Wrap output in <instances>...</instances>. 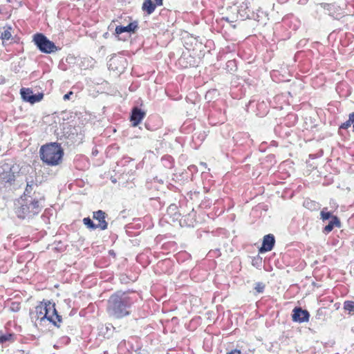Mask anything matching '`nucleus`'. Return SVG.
<instances>
[{"instance_id": "ddd939ff", "label": "nucleus", "mask_w": 354, "mask_h": 354, "mask_svg": "<svg viewBox=\"0 0 354 354\" xmlns=\"http://www.w3.org/2000/svg\"><path fill=\"white\" fill-rule=\"evenodd\" d=\"M321 6L328 12L329 15L335 17V19L341 17L342 14L339 12L341 8L339 6H337L335 4L328 3H322Z\"/></svg>"}, {"instance_id": "7ed1b4c3", "label": "nucleus", "mask_w": 354, "mask_h": 354, "mask_svg": "<svg viewBox=\"0 0 354 354\" xmlns=\"http://www.w3.org/2000/svg\"><path fill=\"white\" fill-rule=\"evenodd\" d=\"M41 160L51 166L57 165L61 162L64 152L61 146L52 142L41 147L39 150Z\"/></svg>"}, {"instance_id": "f8f14e48", "label": "nucleus", "mask_w": 354, "mask_h": 354, "mask_svg": "<svg viewBox=\"0 0 354 354\" xmlns=\"http://www.w3.org/2000/svg\"><path fill=\"white\" fill-rule=\"evenodd\" d=\"M145 116V111H142L138 107L134 108L132 110V113L131 115V122H132L133 126L136 127L143 120Z\"/></svg>"}, {"instance_id": "412c9836", "label": "nucleus", "mask_w": 354, "mask_h": 354, "mask_svg": "<svg viewBox=\"0 0 354 354\" xmlns=\"http://www.w3.org/2000/svg\"><path fill=\"white\" fill-rule=\"evenodd\" d=\"M326 208H324L320 214H321V218L323 220V221H326V220H328L329 218H331L332 216L330 214V213L329 212H327L326 211Z\"/></svg>"}, {"instance_id": "a878e982", "label": "nucleus", "mask_w": 354, "mask_h": 354, "mask_svg": "<svg viewBox=\"0 0 354 354\" xmlns=\"http://www.w3.org/2000/svg\"><path fill=\"white\" fill-rule=\"evenodd\" d=\"M348 120L351 122V123H354V113H352L349 115V119Z\"/></svg>"}, {"instance_id": "423d86ee", "label": "nucleus", "mask_w": 354, "mask_h": 354, "mask_svg": "<svg viewBox=\"0 0 354 354\" xmlns=\"http://www.w3.org/2000/svg\"><path fill=\"white\" fill-rule=\"evenodd\" d=\"M45 316L46 319L52 322L55 326H59V324L61 322L62 319L61 316L59 315L57 313V310L55 307V304H53L50 301L45 302Z\"/></svg>"}, {"instance_id": "6e6552de", "label": "nucleus", "mask_w": 354, "mask_h": 354, "mask_svg": "<svg viewBox=\"0 0 354 354\" xmlns=\"http://www.w3.org/2000/svg\"><path fill=\"white\" fill-rule=\"evenodd\" d=\"M292 320L299 323L306 322L309 319L310 314L306 310L301 308H295L292 311Z\"/></svg>"}, {"instance_id": "f03ea898", "label": "nucleus", "mask_w": 354, "mask_h": 354, "mask_svg": "<svg viewBox=\"0 0 354 354\" xmlns=\"http://www.w3.org/2000/svg\"><path fill=\"white\" fill-rule=\"evenodd\" d=\"M41 196L35 197L20 198L17 201L15 212L20 218H30L41 210L44 205Z\"/></svg>"}, {"instance_id": "aec40b11", "label": "nucleus", "mask_w": 354, "mask_h": 354, "mask_svg": "<svg viewBox=\"0 0 354 354\" xmlns=\"http://www.w3.org/2000/svg\"><path fill=\"white\" fill-rule=\"evenodd\" d=\"M11 37H12V34L10 32V28H8V29L5 30L1 33V38L3 41H5V40H9Z\"/></svg>"}, {"instance_id": "a211bd4d", "label": "nucleus", "mask_w": 354, "mask_h": 354, "mask_svg": "<svg viewBox=\"0 0 354 354\" xmlns=\"http://www.w3.org/2000/svg\"><path fill=\"white\" fill-rule=\"evenodd\" d=\"M83 223H84V225H85L88 228H90V229H92V230H95V229H97V225H96V224H95L89 217L84 218L83 219Z\"/></svg>"}, {"instance_id": "2eb2a0df", "label": "nucleus", "mask_w": 354, "mask_h": 354, "mask_svg": "<svg viewBox=\"0 0 354 354\" xmlns=\"http://www.w3.org/2000/svg\"><path fill=\"white\" fill-rule=\"evenodd\" d=\"M335 226L339 227L340 222L337 216H332L329 223L324 227V232L328 233L333 230Z\"/></svg>"}, {"instance_id": "0eeeda50", "label": "nucleus", "mask_w": 354, "mask_h": 354, "mask_svg": "<svg viewBox=\"0 0 354 354\" xmlns=\"http://www.w3.org/2000/svg\"><path fill=\"white\" fill-rule=\"evenodd\" d=\"M20 93L24 101L31 104L39 102L43 97L42 94L34 95L32 90L28 88H22L20 91Z\"/></svg>"}, {"instance_id": "cd10ccee", "label": "nucleus", "mask_w": 354, "mask_h": 354, "mask_svg": "<svg viewBox=\"0 0 354 354\" xmlns=\"http://www.w3.org/2000/svg\"><path fill=\"white\" fill-rule=\"evenodd\" d=\"M232 64H234V61L231 60V61L227 62V66H230V65H231Z\"/></svg>"}, {"instance_id": "c85d7f7f", "label": "nucleus", "mask_w": 354, "mask_h": 354, "mask_svg": "<svg viewBox=\"0 0 354 354\" xmlns=\"http://www.w3.org/2000/svg\"><path fill=\"white\" fill-rule=\"evenodd\" d=\"M308 204H309V202H308V201H306V202L304 203V205H308Z\"/></svg>"}, {"instance_id": "6ab92c4d", "label": "nucleus", "mask_w": 354, "mask_h": 354, "mask_svg": "<svg viewBox=\"0 0 354 354\" xmlns=\"http://www.w3.org/2000/svg\"><path fill=\"white\" fill-rule=\"evenodd\" d=\"M344 308L350 313L354 311V301H346L344 303Z\"/></svg>"}, {"instance_id": "c756f323", "label": "nucleus", "mask_w": 354, "mask_h": 354, "mask_svg": "<svg viewBox=\"0 0 354 354\" xmlns=\"http://www.w3.org/2000/svg\"><path fill=\"white\" fill-rule=\"evenodd\" d=\"M353 124V128H354V122Z\"/></svg>"}, {"instance_id": "393cba45", "label": "nucleus", "mask_w": 354, "mask_h": 354, "mask_svg": "<svg viewBox=\"0 0 354 354\" xmlns=\"http://www.w3.org/2000/svg\"><path fill=\"white\" fill-rule=\"evenodd\" d=\"M351 122L349 120H347L346 122L342 124L341 128L347 129L348 127L351 125Z\"/></svg>"}, {"instance_id": "9d476101", "label": "nucleus", "mask_w": 354, "mask_h": 354, "mask_svg": "<svg viewBox=\"0 0 354 354\" xmlns=\"http://www.w3.org/2000/svg\"><path fill=\"white\" fill-rule=\"evenodd\" d=\"M275 243L274 237L272 234H268L263 237L262 246L259 249L260 253H264L272 250Z\"/></svg>"}, {"instance_id": "4468645a", "label": "nucleus", "mask_w": 354, "mask_h": 354, "mask_svg": "<svg viewBox=\"0 0 354 354\" xmlns=\"http://www.w3.org/2000/svg\"><path fill=\"white\" fill-rule=\"evenodd\" d=\"M137 28H138V24H137V22L134 21V22L130 23L127 26H117L115 28V32L118 35L122 34L125 32H134Z\"/></svg>"}, {"instance_id": "f257e3e1", "label": "nucleus", "mask_w": 354, "mask_h": 354, "mask_svg": "<svg viewBox=\"0 0 354 354\" xmlns=\"http://www.w3.org/2000/svg\"><path fill=\"white\" fill-rule=\"evenodd\" d=\"M132 300L125 292H117L108 300L107 311L110 316L119 319L129 314Z\"/></svg>"}, {"instance_id": "dca6fc26", "label": "nucleus", "mask_w": 354, "mask_h": 354, "mask_svg": "<svg viewBox=\"0 0 354 354\" xmlns=\"http://www.w3.org/2000/svg\"><path fill=\"white\" fill-rule=\"evenodd\" d=\"M45 308H46V306H45L44 304H41L40 305L37 306L36 307V316L37 319H39L41 322L46 319L45 316Z\"/></svg>"}, {"instance_id": "5701e85b", "label": "nucleus", "mask_w": 354, "mask_h": 354, "mask_svg": "<svg viewBox=\"0 0 354 354\" xmlns=\"http://www.w3.org/2000/svg\"><path fill=\"white\" fill-rule=\"evenodd\" d=\"M11 335H9L8 336L6 335H2L0 337V342H6L7 340H8L10 339V337H11Z\"/></svg>"}, {"instance_id": "1a4fd4ad", "label": "nucleus", "mask_w": 354, "mask_h": 354, "mask_svg": "<svg viewBox=\"0 0 354 354\" xmlns=\"http://www.w3.org/2000/svg\"><path fill=\"white\" fill-rule=\"evenodd\" d=\"M162 5V0H145L142 9L147 15L152 14L157 6Z\"/></svg>"}, {"instance_id": "b1692460", "label": "nucleus", "mask_w": 354, "mask_h": 354, "mask_svg": "<svg viewBox=\"0 0 354 354\" xmlns=\"http://www.w3.org/2000/svg\"><path fill=\"white\" fill-rule=\"evenodd\" d=\"M73 94L72 91L68 92V93L65 94L63 97V99L64 100H68L71 99V96Z\"/></svg>"}, {"instance_id": "4be33fe9", "label": "nucleus", "mask_w": 354, "mask_h": 354, "mask_svg": "<svg viewBox=\"0 0 354 354\" xmlns=\"http://www.w3.org/2000/svg\"><path fill=\"white\" fill-rule=\"evenodd\" d=\"M264 288L265 285L263 283L259 282L255 284L254 289L259 293L263 292Z\"/></svg>"}, {"instance_id": "39448f33", "label": "nucleus", "mask_w": 354, "mask_h": 354, "mask_svg": "<svg viewBox=\"0 0 354 354\" xmlns=\"http://www.w3.org/2000/svg\"><path fill=\"white\" fill-rule=\"evenodd\" d=\"M15 180L14 167L8 163L0 165V185H11Z\"/></svg>"}, {"instance_id": "f3484780", "label": "nucleus", "mask_w": 354, "mask_h": 354, "mask_svg": "<svg viewBox=\"0 0 354 354\" xmlns=\"http://www.w3.org/2000/svg\"><path fill=\"white\" fill-rule=\"evenodd\" d=\"M32 186H33L32 182H31V183L27 182V186L26 187L24 196H22L21 198L35 197V196H40L39 194H36L35 193H34L33 196L30 195L32 190Z\"/></svg>"}, {"instance_id": "9b49d317", "label": "nucleus", "mask_w": 354, "mask_h": 354, "mask_svg": "<svg viewBox=\"0 0 354 354\" xmlns=\"http://www.w3.org/2000/svg\"><path fill=\"white\" fill-rule=\"evenodd\" d=\"M93 218L98 221V223L96 224L97 228H100L102 230H104L107 228L108 223L105 220L106 214L102 210H98L97 212H93Z\"/></svg>"}, {"instance_id": "20e7f679", "label": "nucleus", "mask_w": 354, "mask_h": 354, "mask_svg": "<svg viewBox=\"0 0 354 354\" xmlns=\"http://www.w3.org/2000/svg\"><path fill=\"white\" fill-rule=\"evenodd\" d=\"M37 48L43 53H50L57 50L55 44L42 34H36L33 39Z\"/></svg>"}, {"instance_id": "bb28decb", "label": "nucleus", "mask_w": 354, "mask_h": 354, "mask_svg": "<svg viewBox=\"0 0 354 354\" xmlns=\"http://www.w3.org/2000/svg\"><path fill=\"white\" fill-rule=\"evenodd\" d=\"M227 354H241V352L237 350L232 351L231 352L228 353Z\"/></svg>"}]
</instances>
